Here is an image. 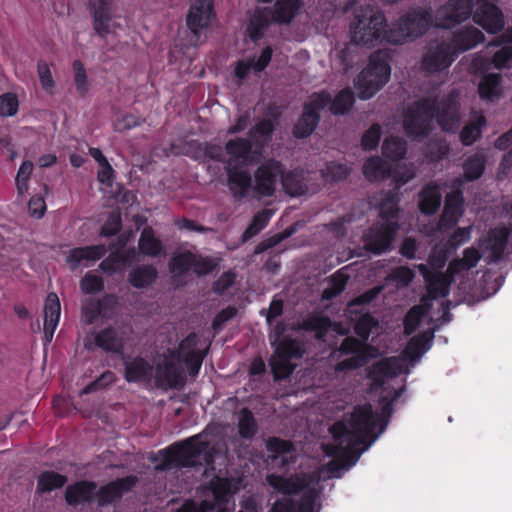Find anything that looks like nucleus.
I'll return each mask as SVG.
<instances>
[{
    "label": "nucleus",
    "mask_w": 512,
    "mask_h": 512,
    "mask_svg": "<svg viewBox=\"0 0 512 512\" xmlns=\"http://www.w3.org/2000/svg\"><path fill=\"white\" fill-rule=\"evenodd\" d=\"M376 417L369 404L360 405L330 427L333 436L332 443L323 445V451L331 460L320 471L308 476H295L283 478L271 474L267 482L278 492L295 494L303 491V502L299 506L300 512H312V505L317 497V486L321 479L339 477L341 472L354 465L360 455L366 451L382 433L374 432Z\"/></svg>",
    "instance_id": "obj_1"
},
{
    "label": "nucleus",
    "mask_w": 512,
    "mask_h": 512,
    "mask_svg": "<svg viewBox=\"0 0 512 512\" xmlns=\"http://www.w3.org/2000/svg\"><path fill=\"white\" fill-rule=\"evenodd\" d=\"M203 359L197 335H188L177 350H167L155 359L153 380L156 387L163 390L181 389L186 383V372L196 377Z\"/></svg>",
    "instance_id": "obj_2"
},
{
    "label": "nucleus",
    "mask_w": 512,
    "mask_h": 512,
    "mask_svg": "<svg viewBox=\"0 0 512 512\" xmlns=\"http://www.w3.org/2000/svg\"><path fill=\"white\" fill-rule=\"evenodd\" d=\"M433 117L442 130L456 131L460 125L458 94L452 93L438 102L423 99L409 106L403 120L406 134L414 139L428 136Z\"/></svg>",
    "instance_id": "obj_3"
},
{
    "label": "nucleus",
    "mask_w": 512,
    "mask_h": 512,
    "mask_svg": "<svg viewBox=\"0 0 512 512\" xmlns=\"http://www.w3.org/2000/svg\"><path fill=\"white\" fill-rule=\"evenodd\" d=\"M225 152L229 188L235 197L243 198L251 186V176L243 167L258 162L262 151L254 146L250 138L237 137L227 141Z\"/></svg>",
    "instance_id": "obj_4"
},
{
    "label": "nucleus",
    "mask_w": 512,
    "mask_h": 512,
    "mask_svg": "<svg viewBox=\"0 0 512 512\" xmlns=\"http://www.w3.org/2000/svg\"><path fill=\"white\" fill-rule=\"evenodd\" d=\"M399 214L400 210L396 193L387 192L381 194L379 204L380 220L363 235L364 246L368 251L374 254H381L390 250L400 227Z\"/></svg>",
    "instance_id": "obj_5"
},
{
    "label": "nucleus",
    "mask_w": 512,
    "mask_h": 512,
    "mask_svg": "<svg viewBox=\"0 0 512 512\" xmlns=\"http://www.w3.org/2000/svg\"><path fill=\"white\" fill-rule=\"evenodd\" d=\"M214 447L207 434L196 435L184 443L172 445L159 452L163 462L156 465V470H167L172 467H194L206 465L214 470Z\"/></svg>",
    "instance_id": "obj_6"
},
{
    "label": "nucleus",
    "mask_w": 512,
    "mask_h": 512,
    "mask_svg": "<svg viewBox=\"0 0 512 512\" xmlns=\"http://www.w3.org/2000/svg\"><path fill=\"white\" fill-rule=\"evenodd\" d=\"M386 19L376 7L366 6L355 12L350 25L351 41L356 45L371 47L387 40Z\"/></svg>",
    "instance_id": "obj_7"
},
{
    "label": "nucleus",
    "mask_w": 512,
    "mask_h": 512,
    "mask_svg": "<svg viewBox=\"0 0 512 512\" xmlns=\"http://www.w3.org/2000/svg\"><path fill=\"white\" fill-rule=\"evenodd\" d=\"M390 74L388 53L382 50L373 53L368 65L355 79L358 97L362 100L373 97L388 82Z\"/></svg>",
    "instance_id": "obj_8"
},
{
    "label": "nucleus",
    "mask_w": 512,
    "mask_h": 512,
    "mask_svg": "<svg viewBox=\"0 0 512 512\" xmlns=\"http://www.w3.org/2000/svg\"><path fill=\"white\" fill-rule=\"evenodd\" d=\"M300 5L299 0H277L273 7L256 10L247 27L251 40L260 39L271 22L289 23L297 14Z\"/></svg>",
    "instance_id": "obj_9"
},
{
    "label": "nucleus",
    "mask_w": 512,
    "mask_h": 512,
    "mask_svg": "<svg viewBox=\"0 0 512 512\" xmlns=\"http://www.w3.org/2000/svg\"><path fill=\"white\" fill-rule=\"evenodd\" d=\"M433 25L431 12L415 9L402 16L388 31L387 41L391 44H403L423 35Z\"/></svg>",
    "instance_id": "obj_10"
},
{
    "label": "nucleus",
    "mask_w": 512,
    "mask_h": 512,
    "mask_svg": "<svg viewBox=\"0 0 512 512\" xmlns=\"http://www.w3.org/2000/svg\"><path fill=\"white\" fill-rule=\"evenodd\" d=\"M90 8L93 30L101 38L115 35L122 29L121 17L114 11L113 0H90Z\"/></svg>",
    "instance_id": "obj_11"
},
{
    "label": "nucleus",
    "mask_w": 512,
    "mask_h": 512,
    "mask_svg": "<svg viewBox=\"0 0 512 512\" xmlns=\"http://www.w3.org/2000/svg\"><path fill=\"white\" fill-rule=\"evenodd\" d=\"M284 167L276 160H268L262 163L254 173V181L251 186L255 195L259 198L272 196L276 191L278 182L283 177Z\"/></svg>",
    "instance_id": "obj_12"
},
{
    "label": "nucleus",
    "mask_w": 512,
    "mask_h": 512,
    "mask_svg": "<svg viewBox=\"0 0 512 512\" xmlns=\"http://www.w3.org/2000/svg\"><path fill=\"white\" fill-rule=\"evenodd\" d=\"M302 349L298 342L285 339L280 342L270 359L271 369L276 380L287 378L294 370L293 359L302 357Z\"/></svg>",
    "instance_id": "obj_13"
},
{
    "label": "nucleus",
    "mask_w": 512,
    "mask_h": 512,
    "mask_svg": "<svg viewBox=\"0 0 512 512\" xmlns=\"http://www.w3.org/2000/svg\"><path fill=\"white\" fill-rule=\"evenodd\" d=\"M331 102V96L322 91L314 93L309 97L304 106V111L294 127V135L297 138L308 137L317 127L319 122V111Z\"/></svg>",
    "instance_id": "obj_14"
},
{
    "label": "nucleus",
    "mask_w": 512,
    "mask_h": 512,
    "mask_svg": "<svg viewBox=\"0 0 512 512\" xmlns=\"http://www.w3.org/2000/svg\"><path fill=\"white\" fill-rule=\"evenodd\" d=\"M472 7L471 0H449L437 10L435 25L451 28L469 18Z\"/></svg>",
    "instance_id": "obj_15"
},
{
    "label": "nucleus",
    "mask_w": 512,
    "mask_h": 512,
    "mask_svg": "<svg viewBox=\"0 0 512 512\" xmlns=\"http://www.w3.org/2000/svg\"><path fill=\"white\" fill-rule=\"evenodd\" d=\"M455 59V51L448 43L431 45L422 60V67L429 73L448 68Z\"/></svg>",
    "instance_id": "obj_16"
},
{
    "label": "nucleus",
    "mask_w": 512,
    "mask_h": 512,
    "mask_svg": "<svg viewBox=\"0 0 512 512\" xmlns=\"http://www.w3.org/2000/svg\"><path fill=\"white\" fill-rule=\"evenodd\" d=\"M340 353L352 355L343 359L335 366L336 372H348L364 366L367 363L364 343L354 338H346L340 348Z\"/></svg>",
    "instance_id": "obj_17"
},
{
    "label": "nucleus",
    "mask_w": 512,
    "mask_h": 512,
    "mask_svg": "<svg viewBox=\"0 0 512 512\" xmlns=\"http://www.w3.org/2000/svg\"><path fill=\"white\" fill-rule=\"evenodd\" d=\"M137 482L135 476H127L110 482L96 492L98 505L104 506L120 499L122 495L130 491Z\"/></svg>",
    "instance_id": "obj_18"
},
{
    "label": "nucleus",
    "mask_w": 512,
    "mask_h": 512,
    "mask_svg": "<svg viewBox=\"0 0 512 512\" xmlns=\"http://www.w3.org/2000/svg\"><path fill=\"white\" fill-rule=\"evenodd\" d=\"M212 16V0H195L187 15V25L194 34H198L210 24Z\"/></svg>",
    "instance_id": "obj_19"
},
{
    "label": "nucleus",
    "mask_w": 512,
    "mask_h": 512,
    "mask_svg": "<svg viewBox=\"0 0 512 512\" xmlns=\"http://www.w3.org/2000/svg\"><path fill=\"white\" fill-rule=\"evenodd\" d=\"M124 378L127 382H150L154 367L142 357H127L123 361Z\"/></svg>",
    "instance_id": "obj_20"
},
{
    "label": "nucleus",
    "mask_w": 512,
    "mask_h": 512,
    "mask_svg": "<svg viewBox=\"0 0 512 512\" xmlns=\"http://www.w3.org/2000/svg\"><path fill=\"white\" fill-rule=\"evenodd\" d=\"M463 214V198L460 192H453L446 196L443 213L439 221V229L447 230L455 226Z\"/></svg>",
    "instance_id": "obj_21"
},
{
    "label": "nucleus",
    "mask_w": 512,
    "mask_h": 512,
    "mask_svg": "<svg viewBox=\"0 0 512 512\" xmlns=\"http://www.w3.org/2000/svg\"><path fill=\"white\" fill-rule=\"evenodd\" d=\"M61 305L56 293H49L44 303V339L50 343L60 319Z\"/></svg>",
    "instance_id": "obj_22"
},
{
    "label": "nucleus",
    "mask_w": 512,
    "mask_h": 512,
    "mask_svg": "<svg viewBox=\"0 0 512 512\" xmlns=\"http://www.w3.org/2000/svg\"><path fill=\"white\" fill-rule=\"evenodd\" d=\"M107 252L105 245H94L72 249L67 256V263L72 270L80 265L88 267L91 263L101 259Z\"/></svg>",
    "instance_id": "obj_23"
},
{
    "label": "nucleus",
    "mask_w": 512,
    "mask_h": 512,
    "mask_svg": "<svg viewBox=\"0 0 512 512\" xmlns=\"http://www.w3.org/2000/svg\"><path fill=\"white\" fill-rule=\"evenodd\" d=\"M266 447L268 451L274 453L272 457L274 466L284 467L295 461L296 452L294 446L288 441L270 438L266 443Z\"/></svg>",
    "instance_id": "obj_24"
},
{
    "label": "nucleus",
    "mask_w": 512,
    "mask_h": 512,
    "mask_svg": "<svg viewBox=\"0 0 512 512\" xmlns=\"http://www.w3.org/2000/svg\"><path fill=\"white\" fill-rule=\"evenodd\" d=\"M508 230L496 228L492 230L486 240L482 243L483 253L490 261L498 260L506 247Z\"/></svg>",
    "instance_id": "obj_25"
},
{
    "label": "nucleus",
    "mask_w": 512,
    "mask_h": 512,
    "mask_svg": "<svg viewBox=\"0 0 512 512\" xmlns=\"http://www.w3.org/2000/svg\"><path fill=\"white\" fill-rule=\"evenodd\" d=\"M403 368V361L392 357L376 363L372 368L371 376L376 383L383 384L385 379L396 377L402 373Z\"/></svg>",
    "instance_id": "obj_26"
},
{
    "label": "nucleus",
    "mask_w": 512,
    "mask_h": 512,
    "mask_svg": "<svg viewBox=\"0 0 512 512\" xmlns=\"http://www.w3.org/2000/svg\"><path fill=\"white\" fill-rule=\"evenodd\" d=\"M281 183L285 192L291 196H301L316 191V188L308 186V177L303 172L283 173Z\"/></svg>",
    "instance_id": "obj_27"
},
{
    "label": "nucleus",
    "mask_w": 512,
    "mask_h": 512,
    "mask_svg": "<svg viewBox=\"0 0 512 512\" xmlns=\"http://www.w3.org/2000/svg\"><path fill=\"white\" fill-rule=\"evenodd\" d=\"M95 345L107 352H120L124 346L122 333L115 328H106L93 335Z\"/></svg>",
    "instance_id": "obj_28"
},
{
    "label": "nucleus",
    "mask_w": 512,
    "mask_h": 512,
    "mask_svg": "<svg viewBox=\"0 0 512 512\" xmlns=\"http://www.w3.org/2000/svg\"><path fill=\"white\" fill-rule=\"evenodd\" d=\"M433 340V331H426L420 336L413 337L404 350V356L412 363L418 361L430 348Z\"/></svg>",
    "instance_id": "obj_29"
},
{
    "label": "nucleus",
    "mask_w": 512,
    "mask_h": 512,
    "mask_svg": "<svg viewBox=\"0 0 512 512\" xmlns=\"http://www.w3.org/2000/svg\"><path fill=\"white\" fill-rule=\"evenodd\" d=\"M96 497V484L94 482L81 481L68 486L66 500L69 504L76 505Z\"/></svg>",
    "instance_id": "obj_30"
},
{
    "label": "nucleus",
    "mask_w": 512,
    "mask_h": 512,
    "mask_svg": "<svg viewBox=\"0 0 512 512\" xmlns=\"http://www.w3.org/2000/svg\"><path fill=\"white\" fill-rule=\"evenodd\" d=\"M271 57L272 49L270 47H266L263 49L257 60L250 58L239 61L235 69V75L239 79H244L250 70H254L256 72L262 71L269 64Z\"/></svg>",
    "instance_id": "obj_31"
},
{
    "label": "nucleus",
    "mask_w": 512,
    "mask_h": 512,
    "mask_svg": "<svg viewBox=\"0 0 512 512\" xmlns=\"http://www.w3.org/2000/svg\"><path fill=\"white\" fill-rule=\"evenodd\" d=\"M418 269L424 274L427 281V288L429 294L433 298L444 297L449 291V276L444 274H433L427 273V267L423 264L418 265Z\"/></svg>",
    "instance_id": "obj_32"
},
{
    "label": "nucleus",
    "mask_w": 512,
    "mask_h": 512,
    "mask_svg": "<svg viewBox=\"0 0 512 512\" xmlns=\"http://www.w3.org/2000/svg\"><path fill=\"white\" fill-rule=\"evenodd\" d=\"M484 40L483 33L475 27L458 31L453 38L452 49L469 50Z\"/></svg>",
    "instance_id": "obj_33"
},
{
    "label": "nucleus",
    "mask_w": 512,
    "mask_h": 512,
    "mask_svg": "<svg viewBox=\"0 0 512 512\" xmlns=\"http://www.w3.org/2000/svg\"><path fill=\"white\" fill-rule=\"evenodd\" d=\"M441 193L435 184L423 188L420 194L419 208L425 214H434L441 204Z\"/></svg>",
    "instance_id": "obj_34"
},
{
    "label": "nucleus",
    "mask_w": 512,
    "mask_h": 512,
    "mask_svg": "<svg viewBox=\"0 0 512 512\" xmlns=\"http://www.w3.org/2000/svg\"><path fill=\"white\" fill-rule=\"evenodd\" d=\"M504 45L498 50L492 59L494 66L498 69L509 67L512 64V28L503 34L495 45Z\"/></svg>",
    "instance_id": "obj_35"
},
{
    "label": "nucleus",
    "mask_w": 512,
    "mask_h": 512,
    "mask_svg": "<svg viewBox=\"0 0 512 512\" xmlns=\"http://www.w3.org/2000/svg\"><path fill=\"white\" fill-rule=\"evenodd\" d=\"M390 165L379 157L369 158L363 166V173L369 181H378L387 178L390 174Z\"/></svg>",
    "instance_id": "obj_36"
},
{
    "label": "nucleus",
    "mask_w": 512,
    "mask_h": 512,
    "mask_svg": "<svg viewBox=\"0 0 512 512\" xmlns=\"http://www.w3.org/2000/svg\"><path fill=\"white\" fill-rule=\"evenodd\" d=\"M138 247L141 253L150 257L165 255L161 241L154 236L153 231L149 228L142 231Z\"/></svg>",
    "instance_id": "obj_37"
},
{
    "label": "nucleus",
    "mask_w": 512,
    "mask_h": 512,
    "mask_svg": "<svg viewBox=\"0 0 512 512\" xmlns=\"http://www.w3.org/2000/svg\"><path fill=\"white\" fill-rule=\"evenodd\" d=\"M481 255L478 249L474 247L466 248L463 251V257L452 261L448 267L450 275H454L463 270H469L475 267L480 260Z\"/></svg>",
    "instance_id": "obj_38"
},
{
    "label": "nucleus",
    "mask_w": 512,
    "mask_h": 512,
    "mask_svg": "<svg viewBox=\"0 0 512 512\" xmlns=\"http://www.w3.org/2000/svg\"><path fill=\"white\" fill-rule=\"evenodd\" d=\"M157 277V271L153 266L144 265L133 269L129 274V281L136 288H144L152 284Z\"/></svg>",
    "instance_id": "obj_39"
},
{
    "label": "nucleus",
    "mask_w": 512,
    "mask_h": 512,
    "mask_svg": "<svg viewBox=\"0 0 512 512\" xmlns=\"http://www.w3.org/2000/svg\"><path fill=\"white\" fill-rule=\"evenodd\" d=\"M273 129L271 120H262L249 131L248 135L254 142V146L262 151V148L269 142Z\"/></svg>",
    "instance_id": "obj_40"
},
{
    "label": "nucleus",
    "mask_w": 512,
    "mask_h": 512,
    "mask_svg": "<svg viewBox=\"0 0 512 512\" xmlns=\"http://www.w3.org/2000/svg\"><path fill=\"white\" fill-rule=\"evenodd\" d=\"M479 94L483 99L493 101L498 98L500 89V74H488L479 83Z\"/></svg>",
    "instance_id": "obj_41"
},
{
    "label": "nucleus",
    "mask_w": 512,
    "mask_h": 512,
    "mask_svg": "<svg viewBox=\"0 0 512 512\" xmlns=\"http://www.w3.org/2000/svg\"><path fill=\"white\" fill-rule=\"evenodd\" d=\"M238 432L242 438L251 439L257 432V423L253 414L246 408L238 414Z\"/></svg>",
    "instance_id": "obj_42"
},
{
    "label": "nucleus",
    "mask_w": 512,
    "mask_h": 512,
    "mask_svg": "<svg viewBox=\"0 0 512 512\" xmlns=\"http://www.w3.org/2000/svg\"><path fill=\"white\" fill-rule=\"evenodd\" d=\"M66 482L67 478L64 475L47 471L39 476L37 489L40 492H50L54 489L61 488Z\"/></svg>",
    "instance_id": "obj_43"
},
{
    "label": "nucleus",
    "mask_w": 512,
    "mask_h": 512,
    "mask_svg": "<svg viewBox=\"0 0 512 512\" xmlns=\"http://www.w3.org/2000/svg\"><path fill=\"white\" fill-rule=\"evenodd\" d=\"M354 103V94L347 88L341 90L330 105V111L335 115L347 113Z\"/></svg>",
    "instance_id": "obj_44"
},
{
    "label": "nucleus",
    "mask_w": 512,
    "mask_h": 512,
    "mask_svg": "<svg viewBox=\"0 0 512 512\" xmlns=\"http://www.w3.org/2000/svg\"><path fill=\"white\" fill-rule=\"evenodd\" d=\"M272 216V212L270 210H261L259 211L252 219L248 228L244 231L242 235V241H247L257 235L262 229L266 227L270 218Z\"/></svg>",
    "instance_id": "obj_45"
},
{
    "label": "nucleus",
    "mask_w": 512,
    "mask_h": 512,
    "mask_svg": "<svg viewBox=\"0 0 512 512\" xmlns=\"http://www.w3.org/2000/svg\"><path fill=\"white\" fill-rule=\"evenodd\" d=\"M382 151L386 157L399 160L406 154V142L398 137L386 138L383 142Z\"/></svg>",
    "instance_id": "obj_46"
},
{
    "label": "nucleus",
    "mask_w": 512,
    "mask_h": 512,
    "mask_svg": "<svg viewBox=\"0 0 512 512\" xmlns=\"http://www.w3.org/2000/svg\"><path fill=\"white\" fill-rule=\"evenodd\" d=\"M348 279L349 276L342 270L335 273L331 277L328 286L323 291V298L331 299L340 294L344 290Z\"/></svg>",
    "instance_id": "obj_47"
},
{
    "label": "nucleus",
    "mask_w": 512,
    "mask_h": 512,
    "mask_svg": "<svg viewBox=\"0 0 512 512\" xmlns=\"http://www.w3.org/2000/svg\"><path fill=\"white\" fill-rule=\"evenodd\" d=\"M484 157L480 154H475L467 159L464 164V177L467 181H472L479 178L484 171Z\"/></svg>",
    "instance_id": "obj_48"
},
{
    "label": "nucleus",
    "mask_w": 512,
    "mask_h": 512,
    "mask_svg": "<svg viewBox=\"0 0 512 512\" xmlns=\"http://www.w3.org/2000/svg\"><path fill=\"white\" fill-rule=\"evenodd\" d=\"M193 254L183 252L175 255L170 262V270L174 276H181L192 268Z\"/></svg>",
    "instance_id": "obj_49"
},
{
    "label": "nucleus",
    "mask_w": 512,
    "mask_h": 512,
    "mask_svg": "<svg viewBox=\"0 0 512 512\" xmlns=\"http://www.w3.org/2000/svg\"><path fill=\"white\" fill-rule=\"evenodd\" d=\"M484 124L485 119L484 117L480 116L477 118L476 121L466 125L460 133L461 142L464 145H471L472 143H474L480 136L481 127L484 126Z\"/></svg>",
    "instance_id": "obj_50"
},
{
    "label": "nucleus",
    "mask_w": 512,
    "mask_h": 512,
    "mask_svg": "<svg viewBox=\"0 0 512 512\" xmlns=\"http://www.w3.org/2000/svg\"><path fill=\"white\" fill-rule=\"evenodd\" d=\"M301 225L300 222H296L290 227L286 228L284 231H282L279 234L274 235L273 237L269 238L263 243H260L257 247L255 252L260 253L266 250L267 248H271L277 244H279L281 241L289 238L292 236L298 229V227Z\"/></svg>",
    "instance_id": "obj_51"
},
{
    "label": "nucleus",
    "mask_w": 512,
    "mask_h": 512,
    "mask_svg": "<svg viewBox=\"0 0 512 512\" xmlns=\"http://www.w3.org/2000/svg\"><path fill=\"white\" fill-rule=\"evenodd\" d=\"M426 310L422 306H415L409 310L404 320V332L407 335L412 334L420 324Z\"/></svg>",
    "instance_id": "obj_52"
},
{
    "label": "nucleus",
    "mask_w": 512,
    "mask_h": 512,
    "mask_svg": "<svg viewBox=\"0 0 512 512\" xmlns=\"http://www.w3.org/2000/svg\"><path fill=\"white\" fill-rule=\"evenodd\" d=\"M331 323L326 317H310L303 322L302 327L306 330H311L316 332V337L321 339L325 332L329 329Z\"/></svg>",
    "instance_id": "obj_53"
},
{
    "label": "nucleus",
    "mask_w": 512,
    "mask_h": 512,
    "mask_svg": "<svg viewBox=\"0 0 512 512\" xmlns=\"http://www.w3.org/2000/svg\"><path fill=\"white\" fill-rule=\"evenodd\" d=\"M33 163L31 161H24L16 175V187L19 194H25L28 191V180L33 171Z\"/></svg>",
    "instance_id": "obj_54"
},
{
    "label": "nucleus",
    "mask_w": 512,
    "mask_h": 512,
    "mask_svg": "<svg viewBox=\"0 0 512 512\" xmlns=\"http://www.w3.org/2000/svg\"><path fill=\"white\" fill-rule=\"evenodd\" d=\"M73 72L76 90L81 96H83L87 93L89 84L87 80L86 71L81 61L75 60L73 62Z\"/></svg>",
    "instance_id": "obj_55"
},
{
    "label": "nucleus",
    "mask_w": 512,
    "mask_h": 512,
    "mask_svg": "<svg viewBox=\"0 0 512 512\" xmlns=\"http://www.w3.org/2000/svg\"><path fill=\"white\" fill-rule=\"evenodd\" d=\"M414 278V272L408 267H398L391 271L388 279L395 282L397 287L408 286Z\"/></svg>",
    "instance_id": "obj_56"
},
{
    "label": "nucleus",
    "mask_w": 512,
    "mask_h": 512,
    "mask_svg": "<svg viewBox=\"0 0 512 512\" xmlns=\"http://www.w3.org/2000/svg\"><path fill=\"white\" fill-rule=\"evenodd\" d=\"M349 172L345 165L331 162L322 171V174L327 181H339L345 179Z\"/></svg>",
    "instance_id": "obj_57"
},
{
    "label": "nucleus",
    "mask_w": 512,
    "mask_h": 512,
    "mask_svg": "<svg viewBox=\"0 0 512 512\" xmlns=\"http://www.w3.org/2000/svg\"><path fill=\"white\" fill-rule=\"evenodd\" d=\"M218 265V262L215 259L208 257L196 256L193 254V271L199 275L204 276L212 272L215 267Z\"/></svg>",
    "instance_id": "obj_58"
},
{
    "label": "nucleus",
    "mask_w": 512,
    "mask_h": 512,
    "mask_svg": "<svg viewBox=\"0 0 512 512\" xmlns=\"http://www.w3.org/2000/svg\"><path fill=\"white\" fill-rule=\"evenodd\" d=\"M37 72L42 88L49 92L52 91L55 86V81L50 65L43 60L38 61Z\"/></svg>",
    "instance_id": "obj_59"
},
{
    "label": "nucleus",
    "mask_w": 512,
    "mask_h": 512,
    "mask_svg": "<svg viewBox=\"0 0 512 512\" xmlns=\"http://www.w3.org/2000/svg\"><path fill=\"white\" fill-rule=\"evenodd\" d=\"M377 326L375 319L369 314H363L359 317L356 325L355 332L363 340L369 337L370 332Z\"/></svg>",
    "instance_id": "obj_60"
},
{
    "label": "nucleus",
    "mask_w": 512,
    "mask_h": 512,
    "mask_svg": "<svg viewBox=\"0 0 512 512\" xmlns=\"http://www.w3.org/2000/svg\"><path fill=\"white\" fill-rule=\"evenodd\" d=\"M80 288L88 294L98 293L103 289L102 278L91 273H87L80 281Z\"/></svg>",
    "instance_id": "obj_61"
},
{
    "label": "nucleus",
    "mask_w": 512,
    "mask_h": 512,
    "mask_svg": "<svg viewBox=\"0 0 512 512\" xmlns=\"http://www.w3.org/2000/svg\"><path fill=\"white\" fill-rule=\"evenodd\" d=\"M18 110L17 97L12 93H6L0 96V115L13 116Z\"/></svg>",
    "instance_id": "obj_62"
},
{
    "label": "nucleus",
    "mask_w": 512,
    "mask_h": 512,
    "mask_svg": "<svg viewBox=\"0 0 512 512\" xmlns=\"http://www.w3.org/2000/svg\"><path fill=\"white\" fill-rule=\"evenodd\" d=\"M380 135V126L377 124L372 125L362 137V146L364 149L372 150L376 148L380 140Z\"/></svg>",
    "instance_id": "obj_63"
},
{
    "label": "nucleus",
    "mask_w": 512,
    "mask_h": 512,
    "mask_svg": "<svg viewBox=\"0 0 512 512\" xmlns=\"http://www.w3.org/2000/svg\"><path fill=\"white\" fill-rule=\"evenodd\" d=\"M28 211L30 216L35 218H42L46 211V204L41 196H33L31 197L28 203Z\"/></svg>",
    "instance_id": "obj_64"
}]
</instances>
